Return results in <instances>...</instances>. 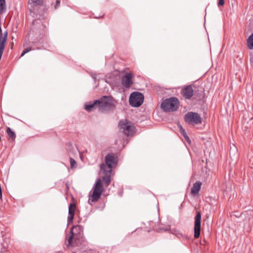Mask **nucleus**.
Segmentation results:
<instances>
[{"mask_svg": "<svg viewBox=\"0 0 253 253\" xmlns=\"http://www.w3.org/2000/svg\"><path fill=\"white\" fill-rule=\"evenodd\" d=\"M93 192L90 196L88 203L91 205L92 203L97 202L100 198L103 191V187L100 179L96 181L92 188Z\"/></svg>", "mask_w": 253, "mask_h": 253, "instance_id": "nucleus-1", "label": "nucleus"}, {"mask_svg": "<svg viewBox=\"0 0 253 253\" xmlns=\"http://www.w3.org/2000/svg\"><path fill=\"white\" fill-rule=\"evenodd\" d=\"M178 100L175 97H171L164 100L161 104V108L165 112L174 111L177 110Z\"/></svg>", "mask_w": 253, "mask_h": 253, "instance_id": "nucleus-2", "label": "nucleus"}, {"mask_svg": "<svg viewBox=\"0 0 253 253\" xmlns=\"http://www.w3.org/2000/svg\"><path fill=\"white\" fill-rule=\"evenodd\" d=\"M105 164H102L100 166L101 171L106 172H112V169L116 165V158L113 154H108L105 158Z\"/></svg>", "mask_w": 253, "mask_h": 253, "instance_id": "nucleus-3", "label": "nucleus"}, {"mask_svg": "<svg viewBox=\"0 0 253 253\" xmlns=\"http://www.w3.org/2000/svg\"><path fill=\"white\" fill-rule=\"evenodd\" d=\"M144 101L143 95L139 92H133L129 96V102L130 105L134 107H138L141 105Z\"/></svg>", "mask_w": 253, "mask_h": 253, "instance_id": "nucleus-4", "label": "nucleus"}, {"mask_svg": "<svg viewBox=\"0 0 253 253\" xmlns=\"http://www.w3.org/2000/svg\"><path fill=\"white\" fill-rule=\"evenodd\" d=\"M99 100L98 110L102 112L103 110L111 108L115 106L112 98L104 96Z\"/></svg>", "mask_w": 253, "mask_h": 253, "instance_id": "nucleus-5", "label": "nucleus"}, {"mask_svg": "<svg viewBox=\"0 0 253 253\" xmlns=\"http://www.w3.org/2000/svg\"><path fill=\"white\" fill-rule=\"evenodd\" d=\"M119 126L122 131L127 136L131 135L134 132V127L130 122L126 120H122Z\"/></svg>", "mask_w": 253, "mask_h": 253, "instance_id": "nucleus-6", "label": "nucleus"}, {"mask_svg": "<svg viewBox=\"0 0 253 253\" xmlns=\"http://www.w3.org/2000/svg\"><path fill=\"white\" fill-rule=\"evenodd\" d=\"M184 119L189 124L195 125L202 123V118L197 113L190 112L185 115Z\"/></svg>", "mask_w": 253, "mask_h": 253, "instance_id": "nucleus-7", "label": "nucleus"}, {"mask_svg": "<svg viewBox=\"0 0 253 253\" xmlns=\"http://www.w3.org/2000/svg\"><path fill=\"white\" fill-rule=\"evenodd\" d=\"M201 215L198 212L195 218L194 223V237L198 238L200 235Z\"/></svg>", "mask_w": 253, "mask_h": 253, "instance_id": "nucleus-8", "label": "nucleus"}, {"mask_svg": "<svg viewBox=\"0 0 253 253\" xmlns=\"http://www.w3.org/2000/svg\"><path fill=\"white\" fill-rule=\"evenodd\" d=\"M83 231V228L82 226L78 225L73 226L71 230V235L68 239V244L69 245H72V239L75 235L80 234Z\"/></svg>", "mask_w": 253, "mask_h": 253, "instance_id": "nucleus-9", "label": "nucleus"}, {"mask_svg": "<svg viewBox=\"0 0 253 253\" xmlns=\"http://www.w3.org/2000/svg\"><path fill=\"white\" fill-rule=\"evenodd\" d=\"M133 83L132 75L130 73H126L122 78V84L125 87H129Z\"/></svg>", "mask_w": 253, "mask_h": 253, "instance_id": "nucleus-10", "label": "nucleus"}, {"mask_svg": "<svg viewBox=\"0 0 253 253\" xmlns=\"http://www.w3.org/2000/svg\"><path fill=\"white\" fill-rule=\"evenodd\" d=\"M182 94L186 99H190L193 95V89L191 85H187L182 90Z\"/></svg>", "mask_w": 253, "mask_h": 253, "instance_id": "nucleus-11", "label": "nucleus"}, {"mask_svg": "<svg viewBox=\"0 0 253 253\" xmlns=\"http://www.w3.org/2000/svg\"><path fill=\"white\" fill-rule=\"evenodd\" d=\"M42 3L43 0H29L28 1L30 10H33L34 12L37 7L42 6Z\"/></svg>", "mask_w": 253, "mask_h": 253, "instance_id": "nucleus-12", "label": "nucleus"}, {"mask_svg": "<svg viewBox=\"0 0 253 253\" xmlns=\"http://www.w3.org/2000/svg\"><path fill=\"white\" fill-rule=\"evenodd\" d=\"M75 205L74 204H70L69 207V216L68 217V222L69 224L72 222L75 213Z\"/></svg>", "mask_w": 253, "mask_h": 253, "instance_id": "nucleus-13", "label": "nucleus"}, {"mask_svg": "<svg viewBox=\"0 0 253 253\" xmlns=\"http://www.w3.org/2000/svg\"><path fill=\"white\" fill-rule=\"evenodd\" d=\"M99 100H95L93 103L85 105V109L88 112H91L94 109H98Z\"/></svg>", "mask_w": 253, "mask_h": 253, "instance_id": "nucleus-14", "label": "nucleus"}, {"mask_svg": "<svg viewBox=\"0 0 253 253\" xmlns=\"http://www.w3.org/2000/svg\"><path fill=\"white\" fill-rule=\"evenodd\" d=\"M201 185L202 183L201 182H196L191 188V193L194 195L197 194L201 189Z\"/></svg>", "mask_w": 253, "mask_h": 253, "instance_id": "nucleus-15", "label": "nucleus"}, {"mask_svg": "<svg viewBox=\"0 0 253 253\" xmlns=\"http://www.w3.org/2000/svg\"><path fill=\"white\" fill-rule=\"evenodd\" d=\"M105 175V176L103 177V180L105 183V184L106 186H108L111 182V172H106L105 171H101Z\"/></svg>", "mask_w": 253, "mask_h": 253, "instance_id": "nucleus-16", "label": "nucleus"}, {"mask_svg": "<svg viewBox=\"0 0 253 253\" xmlns=\"http://www.w3.org/2000/svg\"><path fill=\"white\" fill-rule=\"evenodd\" d=\"M6 132L8 137V139L10 141H13L15 140L16 135L15 132L12 131L11 128L9 127H7Z\"/></svg>", "mask_w": 253, "mask_h": 253, "instance_id": "nucleus-17", "label": "nucleus"}, {"mask_svg": "<svg viewBox=\"0 0 253 253\" xmlns=\"http://www.w3.org/2000/svg\"><path fill=\"white\" fill-rule=\"evenodd\" d=\"M6 9L5 0H0V13L2 14L5 12Z\"/></svg>", "mask_w": 253, "mask_h": 253, "instance_id": "nucleus-18", "label": "nucleus"}, {"mask_svg": "<svg viewBox=\"0 0 253 253\" xmlns=\"http://www.w3.org/2000/svg\"><path fill=\"white\" fill-rule=\"evenodd\" d=\"M247 43L250 49H253V34L249 37Z\"/></svg>", "mask_w": 253, "mask_h": 253, "instance_id": "nucleus-19", "label": "nucleus"}, {"mask_svg": "<svg viewBox=\"0 0 253 253\" xmlns=\"http://www.w3.org/2000/svg\"><path fill=\"white\" fill-rule=\"evenodd\" d=\"M70 165L71 169H74L76 167V162L72 158L70 159Z\"/></svg>", "mask_w": 253, "mask_h": 253, "instance_id": "nucleus-20", "label": "nucleus"}, {"mask_svg": "<svg viewBox=\"0 0 253 253\" xmlns=\"http://www.w3.org/2000/svg\"><path fill=\"white\" fill-rule=\"evenodd\" d=\"M31 50V48H30V47L25 48L24 50L22 52L21 56L22 57V56H24L26 53H27V52H29Z\"/></svg>", "mask_w": 253, "mask_h": 253, "instance_id": "nucleus-21", "label": "nucleus"}, {"mask_svg": "<svg viewBox=\"0 0 253 253\" xmlns=\"http://www.w3.org/2000/svg\"><path fill=\"white\" fill-rule=\"evenodd\" d=\"M181 134L185 138V140L189 142L190 139H189V137L188 136L187 134H186V132H185V133H182Z\"/></svg>", "mask_w": 253, "mask_h": 253, "instance_id": "nucleus-22", "label": "nucleus"}, {"mask_svg": "<svg viewBox=\"0 0 253 253\" xmlns=\"http://www.w3.org/2000/svg\"><path fill=\"white\" fill-rule=\"evenodd\" d=\"M178 237H180L181 236H182V234L181 233H180V232L179 231H176L175 233H174Z\"/></svg>", "mask_w": 253, "mask_h": 253, "instance_id": "nucleus-23", "label": "nucleus"}, {"mask_svg": "<svg viewBox=\"0 0 253 253\" xmlns=\"http://www.w3.org/2000/svg\"><path fill=\"white\" fill-rule=\"evenodd\" d=\"M224 4V0H219L218 2V5H223Z\"/></svg>", "mask_w": 253, "mask_h": 253, "instance_id": "nucleus-24", "label": "nucleus"}, {"mask_svg": "<svg viewBox=\"0 0 253 253\" xmlns=\"http://www.w3.org/2000/svg\"><path fill=\"white\" fill-rule=\"evenodd\" d=\"M250 60L251 66L253 67V54L251 55Z\"/></svg>", "mask_w": 253, "mask_h": 253, "instance_id": "nucleus-25", "label": "nucleus"}, {"mask_svg": "<svg viewBox=\"0 0 253 253\" xmlns=\"http://www.w3.org/2000/svg\"><path fill=\"white\" fill-rule=\"evenodd\" d=\"M180 133L182 134V133H185V130L184 129V128L181 126H180Z\"/></svg>", "mask_w": 253, "mask_h": 253, "instance_id": "nucleus-26", "label": "nucleus"}, {"mask_svg": "<svg viewBox=\"0 0 253 253\" xmlns=\"http://www.w3.org/2000/svg\"><path fill=\"white\" fill-rule=\"evenodd\" d=\"M59 4H60V1L58 0H57L56 2V5L55 6V8H57L59 6Z\"/></svg>", "mask_w": 253, "mask_h": 253, "instance_id": "nucleus-27", "label": "nucleus"}, {"mask_svg": "<svg viewBox=\"0 0 253 253\" xmlns=\"http://www.w3.org/2000/svg\"><path fill=\"white\" fill-rule=\"evenodd\" d=\"M91 76L93 78V79H94V81L96 80V75H93V74H92L91 75Z\"/></svg>", "mask_w": 253, "mask_h": 253, "instance_id": "nucleus-28", "label": "nucleus"}, {"mask_svg": "<svg viewBox=\"0 0 253 253\" xmlns=\"http://www.w3.org/2000/svg\"><path fill=\"white\" fill-rule=\"evenodd\" d=\"M0 199H2V191L1 190H0Z\"/></svg>", "mask_w": 253, "mask_h": 253, "instance_id": "nucleus-29", "label": "nucleus"}, {"mask_svg": "<svg viewBox=\"0 0 253 253\" xmlns=\"http://www.w3.org/2000/svg\"><path fill=\"white\" fill-rule=\"evenodd\" d=\"M13 44V42H11V45H12Z\"/></svg>", "mask_w": 253, "mask_h": 253, "instance_id": "nucleus-30", "label": "nucleus"}]
</instances>
